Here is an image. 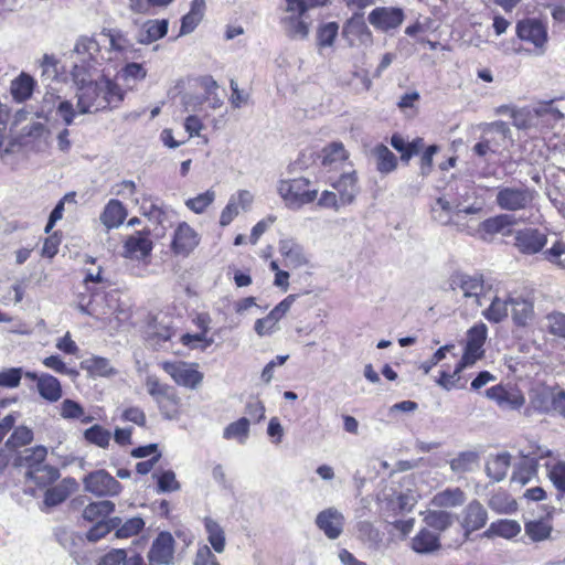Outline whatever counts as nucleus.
I'll use <instances>...</instances> for the list:
<instances>
[{
	"label": "nucleus",
	"instance_id": "ddd939ff",
	"mask_svg": "<svg viewBox=\"0 0 565 565\" xmlns=\"http://www.w3.org/2000/svg\"><path fill=\"white\" fill-rule=\"evenodd\" d=\"M499 46L505 54L542 55L547 47V38H503Z\"/></svg>",
	"mask_w": 565,
	"mask_h": 565
},
{
	"label": "nucleus",
	"instance_id": "0e129e2a",
	"mask_svg": "<svg viewBox=\"0 0 565 565\" xmlns=\"http://www.w3.org/2000/svg\"><path fill=\"white\" fill-rule=\"evenodd\" d=\"M518 35H547L546 24L539 19H526L519 22Z\"/></svg>",
	"mask_w": 565,
	"mask_h": 565
},
{
	"label": "nucleus",
	"instance_id": "052dcab7",
	"mask_svg": "<svg viewBox=\"0 0 565 565\" xmlns=\"http://www.w3.org/2000/svg\"><path fill=\"white\" fill-rule=\"evenodd\" d=\"M545 328L552 335L565 339V313L553 311L546 315Z\"/></svg>",
	"mask_w": 565,
	"mask_h": 565
},
{
	"label": "nucleus",
	"instance_id": "c756f323",
	"mask_svg": "<svg viewBox=\"0 0 565 565\" xmlns=\"http://www.w3.org/2000/svg\"><path fill=\"white\" fill-rule=\"evenodd\" d=\"M77 489V482L73 478H64L54 487L46 489L44 504L55 507L64 502Z\"/></svg>",
	"mask_w": 565,
	"mask_h": 565
},
{
	"label": "nucleus",
	"instance_id": "3c124183",
	"mask_svg": "<svg viewBox=\"0 0 565 565\" xmlns=\"http://www.w3.org/2000/svg\"><path fill=\"white\" fill-rule=\"evenodd\" d=\"M115 504L111 501L104 500L98 502L89 503L83 511V518L87 521L97 522L106 520V518L113 513Z\"/></svg>",
	"mask_w": 565,
	"mask_h": 565
},
{
	"label": "nucleus",
	"instance_id": "f3484780",
	"mask_svg": "<svg viewBox=\"0 0 565 565\" xmlns=\"http://www.w3.org/2000/svg\"><path fill=\"white\" fill-rule=\"evenodd\" d=\"M488 328L484 323L480 322L471 327L467 331V341L461 361L472 366L483 354V345L487 340Z\"/></svg>",
	"mask_w": 565,
	"mask_h": 565
},
{
	"label": "nucleus",
	"instance_id": "e2e57ef3",
	"mask_svg": "<svg viewBox=\"0 0 565 565\" xmlns=\"http://www.w3.org/2000/svg\"><path fill=\"white\" fill-rule=\"evenodd\" d=\"M434 217L441 224H454V211L450 202L444 198H438L431 209Z\"/></svg>",
	"mask_w": 565,
	"mask_h": 565
},
{
	"label": "nucleus",
	"instance_id": "412c9836",
	"mask_svg": "<svg viewBox=\"0 0 565 565\" xmlns=\"http://www.w3.org/2000/svg\"><path fill=\"white\" fill-rule=\"evenodd\" d=\"M254 202V195L248 190H238L232 194L220 215V225L225 227L230 225L242 212L250 210Z\"/></svg>",
	"mask_w": 565,
	"mask_h": 565
},
{
	"label": "nucleus",
	"instance_id": "a211bd4d",
	"mask_svg": "<svg viewBox=\"0 0 565 565\" xmlns=\"http://www.w3.org/2000/svg\"><path fill=\"white\" fill-rule=\"evenodd\" d=\"M175 541L171 533L160 532L153 540L149 551L148 559L153 565L174 564Z\"/></svg>",
	"mask_w": 565,
	"mask_h": 565
},
{
	"label": "nucleus",
	"instance_id": "aec40b11",
	"mask_svg": "<svg viewBox=\"0 0 565 565\" xmlns=\"http://www.w3.org/2000/svg\"><path fill=\"white\" fill-rule=\"evenodd\" d=\"M547 243V235L534 227L518 230L514 235V246L524 255H534L541 252Z\"/></svg>",
	"mask_w": 565,
	"mask_h": 565
},
{
	"label": "nucleus",
	"instance_id": "473e14b6",
	"mask_svg": "<svg viewBox=\"0 0 565 565\" xmlns=\"http://www.w3.org/2000/svg\"><path fill=\"white\" fill-rule=\"evenodd\" d=\"M46 456L47 449L44 446L28 448L17 458V465L24 468L25 471H34L44 465Z\"/></svg>",
	"mask_w": 565,
	"mask_h": 565
},
{
	"label": "nucleus",
	"instance_id": "a19ab883",
	"mask_svg": "<svg viewBox=\"0 0 565 565\" xmlns=\"http://www.w3.org/2000/svg\"><path fill=\"white\" fill-rule=\"evenodd\" d=\"M466 501L465 492L459 488H448L436 493L431 499V505L436 508H455Z\"/></svg>",
	"mask_w": 565,
	"mask_h": 565
},
{
	"label": "nucleus",
	"instance_id": "20e7f679",
	"mask_svg": "<svg viewBox=\"0 0 565 565\" xmlns=\"http://www.w3.org/2000/svg\"><path fill=\"white\" fill-rule=\"evenodd\" d=\"M536 412L565 418V391L557 386H539L530 393V405L525 413Z\"/></svg>",
	"mask_w": 565,
	"mask_h": 565
},
{
	"label": "nucleus",
	"instance_id": "7c9ffc66",
	"mask_svg": "<svg viewBox=\"0 0 565 565\" xmlns=\"http://www.w3.org/2000/svg\"><path fill=\"white\" fill-rule=\"evenodd\" d=\"M412 550L418 554H431L440 548L439 534L425 527L412 539Z\"/></svg>",
	"mask_w": 565,
	"mask_h": 565
},
{
	"label": "nucleus",
	"instance_id": "58836bf2",
	"mask_svg": "<svg viewBox=\"0 0 565 565\" xmlns=\"http://www.w3.org/2000/svg\"><path fill=\"white\" fill-rule=\"evenodd\" d=\"M511 465V456L507 452L492 456L486 463V472L493 481H501L505 478Z\"/></svg>",
	"mask_w": 565,
	"mask_h": 565
},
{
	"label": "nucleus",
	"instance_id": "6e6552de",
	"mask_svg": "<svg viewBox=\"0 0 565 565\" xmlns=\"http://www.w3.org/2000/svg\"><path fill=\"white\" fill-rule=\"evenodd\" d=\"M57 88L53 85H49L38 111V117H47L53 111L58 116L65 126H72L75 124V108L71 100H67L60 96Z\"/></svg>",
	"mask_w": 565,
	"mask_h": 565
},
{
	"label": "nucleus",
	"instance_id": "c9c22d12",
	"mask_svg": "<svg viewBox=\"0 0 565 565\" xmlns=\"http://www.w3.org/2000/svg\"><path fill=\"white\" fill-rule=\"evenodd\" d=\"M81 367L92 377H108L117 373L110 361L102 356H92L82 361Z\"/></svg>",
	"mask_w": 565,
	"mask_h": 565
},
{
	"label": "nucleus",
	"instance_id": "b1692460",
	"mask_svg": "<svg viewBox=\"0 0 565 565\" xmlns=\"http://www.w3.org/2000/svg\"><path fill=\"white\" fill-rule=\"evenodd\" d=\"M316 524L328 539L335 540L342 533L344 516L335 508H328L317 515Z\"/></svg>",
	"mask_w": 565,
	"mask_h": 565
},
{
	"label": "nucleus",
	"instance_id": "f8f14e48",
	"mask_svg": "<svg viewBox=\"0 0 565 565\" xmlns=\"http://www.w3.org/2000/svg\"><path fill=\"white\" fill-rule=\"evenodd\" d=\"M286 11L294 15L288 19L295 35H308L309 24L303 20L305 13L313 8L324 7L329 0H285Z\"/></svg>",
	"mask_w": 565,
	"mask_h": 565
},
{
	"label": "nucleus",
	"instance_id": "69168bd1",
	"mask_svg": "<svg viewBox=\"0 0 565 565\" xmlns=\"http://www.w3.org/2000/svg\"><path fill=\"white\" fill-rule=\"evenodd\" d=\"M145 527V521L135 516L122 524L120 523L116 529V537L118 539H128L134 535H137L142 529Z\"/></svg>",
	"mask_w": 565,
	"mask_h": 565
},
{
	"label": "nucleus",
	"instance_id": "72a5a7b5",
	"mask_svg": "<svg viewBox=\"0 0 565 565\" xmlns=\"http://www.w3.org/2000/svg\"><path fill=\"white\" fill-rule=\"evenodd\" d=\"M34 87V78L26 73H21L11 82L10 94L17 103H23L32 96Z\"/></svg>",
	"mask_w": 565,
	"mask_h": 565
},
{
	"label": "nucleus",
	"instance_id": "423d86ee",
	"mask_svg": "<svg viewBox=\"0 0 565 565\" xmlns=\"http://www.w3.org/2000/svg\"><path fill=\"white\" fill-rule=\"evenodd\" d=\"M450 289L466 301L467 305L479 307L491 285H487L482 277L455 273L449 279Z\"/></svg>",
	"mask_w": 565,
	"mask_h": 565
},
{
	"label": "nucleus",
	"instance_id": "13d9d810",
	"mask_svg": "<svg viewBox=\"0 0 565 565\" xmlns=\"http://www.w3.org/2000/svg\"><path fill=\"white\" fill-rule=\"evenodd\" d=\"M214 200L215 192L213 190H206L205 192L200 193L194 198L188 199L185 201V205L195 214H202L214 202Z\"/></svg>",
	"mask_w": 565,
	"mask_h": 565
},
{
	"label": "nucleus",
	"instance_id": "49530a36",
	"mask_svg": "<svg viewBox=\"0 0 565 565\" xmlns=\"http://www.w3.org/2000/svg\"><path fill=\"white\" fill-rule=\"evenodd\" d=\"M200 85L204 89L205 116H207L209 110H216L222 107L223 99L217 93L218 85L212 77H203Z\"/></svg>",
	"mask_w": 565,
	"mask_h": 565
},
{
	"label": "nucleus",
	"instance_id": "dca6fc26",
	"mask_svg": "<svg viewBox=\"0 0 565 565\" xmlns=\"http://www.w3.org/2000/svg\"><path fill=\"white\" fill-rule=\"evenodd\" d=\"M84 488L96 497H114L120 493L121 484L105 470H97L84 478Z\"/></svg>",
	"mask_w": 565,
	"mask_h": 565
},
{
	"label": "nucleus",
	"instance_id": "bf43d9fd",
	"mask_svg": "<svg viewBox=\"0 0 565 565\" xmlns=\"http://www.w3.org/2000/svg\"><path fill=\"white\" fill-rule=\"evenodd\" d=\"M157 480L159 492H174L180 490V482L177 480L175 473L172 470H163L152 475Z\"/></svg>",
	"mask_w": 565,
	"mask_h": 565
},
{
	"label": "nucleus",
	"instance_id": "338daca9",
	"mask_svg": "<svg viewBox=\"0 0 565 565\" xmlns=\"http://www.w3.org/2000/svg\"><path fill=\"white\" fill-rule=\"evenodd\" d=\"M33 440V431L26 426L17 427L8 438L6 445L9 448H19L29 445Z\"/></svg>",
	"mask_w": 565,
	"mask_h": 565
},
{
	"label": "nucleus",
	"instance_id": "f704fd0d",
	"mask_svg": "<svg viewBox=\"0 0 565 565\" xmlns=\"http://www.w3.org/2000/svg\"><path fill=\"white\" fill-rule=\"evenodd\" d=\"M250 435V419L241 417L230 423L223 430V438L245 445Z\"/></svg>",
	"mask_w": 565,
	"mask_h": 565
},
{
	"label": "nucleus",
	"instance_id": "4be33fe9",
	"mask_svg": "<svg viewBox=\"0 0 565 565\" xmlns=\"http://www.w3.org/2000/svg\"><path fill=\"white\" fill-rule=\"evenodd\" d=\"M507 141V134L502 127L492 126L486 129L480 140L473 146V152L482 158L495 154Z\"/></svg>",
	"mask_w": 565,
	"mask_h": 565
},
{
	"label": "nucleus",
	"instance_id": "6ab92c4d",
	"mask_svg": "<svg viewBox=\"0 0 565 565\" xmlns=\"http://www.w3.org/2000/svg\"><path fill=\"white\" fill-rule=\"evenodd\" d=\"M278 252L284 259V265L291 269H298L310 265V257L305 247L295 238H281L278 243Z\"/></svg>",
	"mask_w": 565,
	"mask_h": 565
},
{
	"label": "nucleus",
	"instance_id": "f03ea898",
	"mask_svg": "<svg viewBox=\"0 0 565 565\" xmlns=\"http://www.w3.org/2000/svg\"><path fill=\"white\" fill-rule=\"evenodd\" d=\"M145 386L164 419L174 420L180 417L182 403L173 386L162 382L157 375H147Z\"/></svg>",
	"mask_w": 565,
	"mask_h": 565
},
{
	"label": "nucleus",
	"instance_id": "9b49d317",
	"mask_svg": "<svg viewBox=\"0 0 565 565\" xmlns=\"http://www.w3.org/2000/svg\"><path fill=\"white\" fill-rule=\"evenodd\" d=\"M152 248L149 232L140 231L125 238L121 255L129 260L148 264Z\"/></svg>",
	"mask_w": 565,
	"mask_h": 565
},
{
	"label": "nucleus",
	"instance_id": "f257e3e1",
	"mask_svg": "<svg viewBox=\"0 0 565 565\" xmlns=\"http://www.w3.org/2000/svg\"><path fill=\"white\" fill-rule=\"evenodd\" d=\"M72 77L77 86L75 119L81 115L94 114L106 108L102 98L99 81L94 82L86 65L74 64Z\"/></svg>",
	"mask_w": 565,
	"mask_h": 565
},
{
	"label": "nucleus",
	"instance_id": "9d476101",
	"mask_svg": "<svg viewBox=\"0 0 565 565\" xmlns=\"http://www.w3.org/2000/svg\"><path fill=\"white\" fill-rule=\"evenodd\" d=\"M200 234L186 222H180L173 230L170 248L175 256L188 257L200 245Z\"/></svg>",
	"mask_w": 565,
	"mask_h": 565
},
{
	"label": "nucleus",
	"instance_id": "6e6d98bb",
	"mask_svg": "<svg viewBox=\"0 0 565 565\" xmlns=\"http://www.w3.org/2000/svg\"><path fill=\"white\" fill-rule=\"evenodd\" d=\"M120 518L97 521L87 532L86 537L90 542H96L106 536L113 529L120 524Z\"/></svg>",
	"mask_w": 565,
	"mask_h": 565
},
{
	"label": "nucleus",
	"instance_id": "ea45409f",
	"mask_svg": "<svg viewBox=\"0 0 565 565\" xmlns=\"http://www.w3.org/2000/svg\"><path fill=\"white\" fill-rule=\"evenodd\" d=\"M482 211V206L480 204H472L470 206L460 207L457 205L454 211V225L457 226L458 230L470 234H473V230L476 228L475 224H470L472 218L469 221L466 220L467 216H473L479 214Z\"/></svg>",
	"mask_w": 565,
	"mask_h": 565
},
{
	"label": "nucleus",
	"instance_id": "603ef678",
	"mask_svg": "<svg viewBox=\"0 0 565 565\" xmlns=\"http://www.w3.org/2000/svg\"><path fill=\"white\" fill-rule=\"evenodd\" d=\"M377 171L384 174L391 173L397 167L396 156L384 145H379L374 149Z\"/></svg>",
	"mask_w": 565,
	"mask_h": 565
},
{
	"label": "nucleus",
	"instance_id": "e433bc0d",
	"mask_svg": "<svg viewBox=\"0 0 565 565\" xmlns=\"http://www.w3.org/2000/svg\"><path fill=\"white\" fill-rule=\"evenodd\" d=\"M126 215V209L122 203L118 200H110L100 215V222L107 228L118 227L125 221Z\"/></svg>",
	"mask_w": 565,
	"mask_h": 565
},
{
	"label": "nucleus",
	"instance_id": "2f4dec72",
	"mask_svg": "<svg viewBox=\"0 0 565 565\" xmlns=\"http://www.w3.org/2000/svg\"><path fill=\"white\" fill-rule=\"evenodd\" d=\"M511 225V218L509 215L501 214L484 220L479 223L473 230L472 235H479L482 239H487L488 236L503 232L504 228Z\"/></svg>",
	"mask_w": 565,
	"mask_h": 565
},
{
	"label": "nucleus",
	"instance_id": "37998d69",
	"mask_svg": "<svg viewBox=\"0 0 565 565\" xmlns=\"http://www.w3.org/2000/svg\"><path fill=\"white\" fill-rule=\"evenodd\" d=\"M524 530L532 542H542L550 539L553 525L550 519H537L525 522Z\"/></svg>",
	"mask_w": 565,
	"mask_h": 565
},
{
	"label": "nucleus",
	"instance_id": "de8ad7c7",
	"mask_svg": "<svg viewBox=\"0 0 565 565\" xmlns=\"http://www.w3.org/2000/svg\"><path fill=\"white\" fill-rule=\"evenodd\" d=\"M547 478L558 491V498L565 494V461L564 460H548L545 463Z\"/></svg>",
	"mask_w": 565,
	"mask_h": 565
},
{
	"label": "nucleus",
	"instance_id": "39448f33",
	"mask_svg": "<svg viewBox=\"0 0 565 565\" xmlns=\"http://www.w3.org/2000/svg\"><path fill=\"white\" fill-rule=\"evenodd\" d=\"M537 192L526 185H500L497 188L495 204L500 210L519 212L533 205Z\"/></svg>",
	"mask_w": 565,
	"mask_h": 565
},
{
	"label": "nucleus",
	"instance_id": "864d4df0",
	"mask_svg": "<svg viewBox=\"0 0 565 565\" xmlns=\"http://www.w3.org/2000/svg\"><path fill=\"white\" fill-rule=\"evenodd\" d=\"M146 76L147 70L139 63H128L119 72L120 79L130 88H132L137 83L143 81Z\"/></svg>",
	"mask_w": 565,
	"mask_h": 565
},
{
	"label": "nucleus",
	"instance_id": "4d7b16f0",
	"mask_svg": "<svg viewBox=\"0 0 565 565\" xmlns=\"http://www.w3.org/2000/svg\"><path fill=\"white\" fill-rule=\"evenodd\" d=\"M85 439L100 448H107L110 443V431L100 425H94L84 431Z\"/></svg>",
	"mask_w": 565,
	"mask_h": 565
},
{
	"label": "nucleus",
	"instance_id": "5fc2aeb1",
	"mask_svg": "<svg viewBox=\"0 0 565 565\" xmlns=\"http://www.w3.org/2000/svg\"><path fill=\"white\" fill-rule=\"evenodd\" d=\"M424 522L428 527L443 532L451 525L452 519L446 511L429 510L424 514Z\"/></svg>",
	"mask_w": 565,
	"mask_h": 565
},
{
	"label": "nucleus",
	"instance_id": "393cba45",
	"mask_svg": "<svg viewBox=\"0 0 565 565\" xmlns=\"http://www.w3.org/2000/svg\"><path fill=\"white\" fill-rule=\"evenodd\" d=\"M488 521V512L477 500H472L461 512L460 524L468 535L482 529Z\"/></svg>",
	"mask_w": 565,
	"mask_h": 565
},
{
	"label": "nucleus",
	"instance_id": "a878e982",
	"mask_svg": "<svg viewBox=\"0 0 565 565\" xmlns=\"http://www.w3.org/2000/svg\"><path fill=\"white\" fill-rule=\"evenodd\" d=\"M510 307L512 320L516 326L526 327L534 320V301L529 296L512 295Z\"/></svg>",
	"mask_w": 565,
	"mask_h": 565
},
{
	"label": "nucleus",
	"instance_id": "1a4fd4ad",
	"mask_svg": "<svg viewBox=\"0 0 565 565\" xmlns=\"http://www.w3.org/2000/svg\"><path fill=\"white\" fill-rule=\"evenodd\" d=\"M512 295L499 290L497 288H488L487 295L483 297L482 302L479 305L483 308L481 315L484 319L492 323L503 321L509 315V307L511 305Z\"/></svg>",
	"mask_w": 565,
	"mask_h": 565
},
{
	"label": "nucleus",
	"instance_id": "0eeeda50",
	"mask_svg": "<svg viewBox=\"0 0 565 565\" xmlns=\"http://www.w3.org/2000/svg\"><path fill=\"white\" fill-rule=\"evenodd\" d=\"M159 366L178 385L188 390H198L204 379L199 370V364L181 360H166L159 362Z\"/></svg>",
	"mask_w": 565,
	"mask_h": 565
},
{
	"label": "nucleus",
	"instance_id": "680f3d73",
	"mask_svg": "<svg viewBox=\"0 0 565 565\" xmlns=\"http://www.w3.org/2000/svg\"><path fill=\"white\" fill-rule=\"evenodd\" d=\"M279 321L270 311L266 317L255 321L254 330L258 337H269L279 330Z\"/></svg>",
	"mask_w": 565,
	"mask_h": 565
},
{
	"label": "nucleus",
	"instance_id": "774afa93",
	"mask_svg": "<svg viewBox=\"0 0 565 565\" xmlns=\"http://www.w3.org/2000/svg\"><path fill=\"white\" fill-rule=\"evenodd\" d=\"M181 103H182L184 110L188 113H204L205 114V111H206L204 93H202V94L185 93L182 95Z\"/></svg>",
	"mask_w": 565,
	"mask_h": 565
},
{
	"label": "nucleus",
	"instance_id": "09e8293b",
	"mask_svg": "<svg viewBox=\"0 0 565 565\" xmlns=\"http://www.w3.org/2000/svg\"><path fill=\"white\" fill-rule=\"evenodd\" d=\"M466 367H469V365L467 363H463V361L459 360L452 372H450V371H448L446 369H443L440 371L439 377L436 380L437 385H439L440 387H443L446 391H451L454 388L461 387V385H460V381H461L460 373Z\"/></svg>",
	"mask_w": 565,
	"mask_h": 565
},
{
	"label": "nucleus",
	"instance_id": "4c0bfd02",
	"mask_svg": "<svg viewBox=\"0 0 565 565\" xmlns=\"http://www.w3.org/2000/svg\"><path fill=\"white\" fill-rule=\"evenodd\" d=\"M38 392L42 398L51 403L57 402L62 397L60 381L49 373L40 374Z\"/></svg>",
	"mask_w": 565,
	"mask_h": 565
},
{
	"label": "nucleus",
	"instance_id": "5701e85b",
	"mask_svg": "<svg viewBox=\"0 0 565 565\" xmlns=\"http://www.w3.org/2000/svg\"><path fill=\"white\" fill-rule=\"evenodd\" d=\"M25 492L35 495L36 489H44L60 478L57 468L44 463L34 471H25Z\"/></svg>",
	"mask_w": 565,
	"mask_h": 565
},
{
	"label": "nucleus",
	"instance_id": "79ce46f5",
	"mask_svg": "<svg viewBox=\"0 0 565 565\" xmlns=\"http://www.w3.org/2000/svg\"><path fill=\"white\" fill-rule=\"evenodd\" d=\"M206 539L216 553H223L226 545L225 532L218 522L212 518L204 519Z\"/></svg>",
	"mask_w": 565,
	"mask_h": 565
},
{
	"label": "nucleus",
	"instance_id": "c03bdc74",
	"mask_svg": "<svg viewBox=\"0 0 565 565\" xmlns=\"http://www.w3.org/2000/svg\"><path fill=\"white\" fill-rule=\"evenodd\" d=\"M204 8V0L192 1L191 10L182 18L179 35H184L194 31L203 18Z\"/></svg>",
	"mask_w": 565,
	"mask_h": 565
},
{
	"label": "nucleus",
	"instance_id": "4468645a",
	"mask_svg": "<svg viewBox=\"0 0 565 565\" xmlns=\"http://www.w3.org/2000/svg\"><path fill=\"white\" fill-rule=\"evenodd\" d=\"M405 19L403 9L397 7H376L369 15V23L379 32H391L398 29Z\"/></svg>",
	"mask_w": 565,
	"mask_h": 565
},
{
	"label": "nucleus",
	"instance_id": "2eb2a0df",
	"mask_svg": "<svg viewBox=\"0 0 565 565\" xmlns=\"http://www.w3.org/2000/svg\"><path fill=\"white\" fill-rule=\"evenodd\" d=\"M486 396L502 411H519L525 405V396L514 386L494 385L486 391Z\"/></svg>",
	"mask_w": 565,
	"mask_h": 565
},
{
	"label": "nucleus",
	"instance_id": "a18cd8bd",
	"mask_svg": "<svg viewBox=\"0 0 565 565\" xmlns=\"http://www.w3.org/2000/svg\"><path fill=\"white\" fill-rule=\"evenodd\" d=\"M348 152L341 142H332L321 151V163L324 167L338 168L348 159Z\"/></svg>",
	"mask_w": 565,
	"mask_h": 565
},
{
	"label": "nucleus",
	"instance_id": "bb28decb",
	"mask_svg": "<svg viewBox=\"0 0 565 565\" xmlns=\"http://www.w3.org/2000/svg\"><path fill=\"white\" fill-rule=\"evenodd\" d=\"M522 531L521 524L516 520L500 519L493 521L482 533V537L493 540L501 537L504 540L515 539Z\"/></svg>",
	"mask_w": 565,
	"mask_h": 565
},
{
	"label": "nucleus",
	"instance_id": "c85d7f7f",
	"mask_svg": "<svg viewBox=\"0 0 565 565\" xmlns=\"http://www.w3.org/2000/svg\"><path fill=\"white\" fill-rule=\"evenodd\" d=\"M77 309L84 313L94 317L103 324L110 322L111 308L107 302L106 296L96 295L88 303L78 302Z\"/></svg>",
	"mask_w": 565,
	"mask_h": 565
},
{
	"label": "nucleus",
	"instance_id": "7ed1b4c3",
	"mask_svg": "<svg viewBox=\"0 0 565 565\" xmlns=\"http://www.w3.org/2000/svg\"><path fill=\"white\" fill-rule=\"evenodd\" d=\"M277 192L285 206L294 211L300 210L318 198V189L312 188L311 181L303 177L280 180Z\"/></svg>",
	"mask_w": 565,
	"mask_h": 565
},
{
	"label": "nucleus",
	"instance_id": "8fccbe9b",
	"mask_svg": "<svg viewBox=\"0 0 565 565\" xmlns=\"http://www.w3.org/2000/svg\"><path fill=\"white\" fill-rule=\"evenodd\" d=\"M99 87L102 88V98L106 102V108L117 107L125 96V92L109 78L103 77L99 79Z\"/></svg>",
	"mask_w": 565,
	"mask_h": 565
},
{
	"label": "nucleus",
	"instance_id": "cd10ccee",
	"mask_svg": "<svg viewBox=\"0 0 565 565\" xmlns=\"http://www.w3.org/2000/svg\"><path fill=\"white\" fill-rule=\"evenodd\" d=\"M342 203L350 205L354 202L358 193V177L354 171L343 172L340 178L331 183Z\"/></svg>",
	"mask_w": 565,
	"mask_h": 565
}]
</instances>
